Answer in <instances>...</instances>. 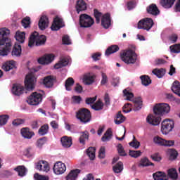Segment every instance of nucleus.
Here are the masks:
<instances>
[{
    "instance_id": "f257e3e1",
    "label": "nucleus",
    "mask_w": 180,
    "mask_h": 180,
    "mask_svg": "<svg viewBox=\"0 0 180 180\" xmlns=\"http://www.w3.org/2000/svg\"><path fill=\"white\" fill-rule=\"evenodd\" d=\"M123 94L127 101L133 102V104L128 103L124 105L122 108V111L124 113H129V112H131V108H134L133 110L135 112L141 109L143 106V100H141V97H138L133 99V98H134V94L130 92V91H129L127 89L123 90Z\"/></svg>"
},
{
    "instance_id": "f03ea898",
    "label": "nucleus",
    "mask_w": 180,
    "mask_h": 180,
    "mask_svg": "<svg viewBox=\"0 0 180 180\" xmlns=\"http://www.w3.org/2000/svg\"><path fill=\"white\" fill-rule=\"evenodd\" d=\"M9 34H11V31L6 28L0 29V56L5 57L11 53L12 50V41L9 39Z\"/></svg>"
},
{
    "instance_id": "7ed1b4c3",
    "label": "nucleus",
    "mask_w": 180,
    "mask_h": 180,
    "mask_svg": "<svg viewBox=\"0 0 180 180\" xmlns=\"http://www.w3.org/2000/svg\"><path fill=\"white\" fill-rule=\"evenodd\" d=\"M46 40L47 38L45 35H39L37 32H34L30 37L28 46L29 47H33L34 43L36 46H43L46 44Z\"/></svg>"
},
{
    "instance_id": "20e7f679",
    "label": "nucleus",
    "mask_w": 180,
    "mask_h": 180,
    "mask_svg": "<svg viewBox=\"0 0 180 180\" xmlns=\"http://www.w3.org/2000/svg\"><path fill=\"white\" fill-rule=\"evenodd\" d=\"M120 58L125 64H135L137 61V54L134 51L129 49L120 54Z\"/></svg>"
},
{
    "instance_id": "39448f33",
    "label": "nucleus",
    "mask_w": 180,
    "mask_h": 180,
    "mask_svg": "<svg viewBox=\"0 0 180 180\" xmlns=\"http://www.w3.org/2000/svg\"><path fill=\"white\" fill-rule=\"evenodd\" d=\"M91 117L92 115H91V111L87 108H79L76 112V119L84 124L89 123V122H91Z\"/></svg>"
},
{
    "instance_id": "423d86ee",
    "label": "nucleus",
    "mask_w": 180,
    "mask_h": 180,
    "mask_svg": "<svg viewBox=\"0 0 180 180\" xmlns=\"http://www.w3.org/2000/svg\"><path fill=\"white\" fill-rule=\"evenodd\" d=\"M171 110V107L167 103H159L156 104L153 108V112L155 115H164L167 113H169Z\"/></svg>"
},
{
    "instance_id": "0eeeda50",
    "label": "nucleus",
    "mask_w": 180,
    "mask_h": 180,
    "mask_svg": "<svg viewBox=\"0 0 180 180\" xmlns=\"http://www.w3.org/2000/svg\"><path fill=\"white\" fill-rule=\"evenodd\" d=\"M43 101V96L40 93L34 92L27 99L29 105L37 106Z\"/></svg>"
},
{
    "instance_id": "6e6552de",
    "label": "nucleus",
    "mask_w": 180,
    "mask_h": 180,
    "mask_svg": "<svg viewBox=\"0 0 180 180\" xmlns=\"http://www.w3.org/2000/svg\"><path fill=\"white\" fill-rule=\"evenodd\" d=\"M95 23L94 18L87 14H82L79 16L80 27H91Z\"/></svg>"
},
{
    "instance_id": "1a4fd4ad",
    "label": "nucleus",
    "mask_w": 180,
    "mask_h": 180,
    "mask_svg": "<svg viewBox=\"0 0 180 180\" xmlns=\"http://www.w3.org/2000/svg\"><path fill=\"white\" fill-rule=\"evenodd\" d=\"M154 26V21L150 18H146L139 21L138 29H143L149 32Z\"/></svg>"
},
{
    "instance_id": "9d476101",
    "label": "nucleus",
    "mask_w": 180,
    "mask_h": 180,
    "mask_svg": "<svg viewBox=\"0 0 180 180\" xmlns=\"http://www.w3.org/2000/svg\"><path fill=\"white\" fill-rule=\"evenodd\" d=\"M36 76L34 74L30 73L25 77V85L27 91H33L34 89V85L37 82Z\"/></svg>"
},
{
    "instance_id": "9b49d317",
    "label": "nucleus",
    "mask_w": 180,
    "mask_h": 180,
    "mask_svg": "<svg viewBox=\"0 0 180 180\" xmlns=\"http://www.w3.org/2000/svg\"><path fill=\"white\" fill-rule=\"evenodd\" d=\"M174 127V121L166 119L162 122L161 124V131L162 134H168V133L172 131Z\"/></svg>"
},
{
    "instance_id": "f8f14e48",
    "label": "nucleus",
    "mask_w": 180,
    "mask_h": 180,
    "mask_svg": "<svg viewBox=\"0 0 180 180\" xmlns=\"http://www.w3.org/2000/svg\"><path fill=\"white\" fill-rule=\"evenodd\" d=\"M147 123L151 124V126H158L160 123H161V116L158 115V114H150L146 117Z\"/></svg>"
},
{
    "instance_id": "ddd939ff",
    "label": "nucleus",
    "mask_w": 180,
    "mask_h": 180,
    "mask_svg": "<svg viewBox=\"0 0 180 180\" xmlns=\"http://www.w3.org/2000/svg\"><path fill=\"white\" fill-rule=\"evenodd\" d=\"M65 171H67V167L61 162H57L53 166V172L56 175H63Z\"/></svg>"
},
{
    "instance_id": "4468645a",
    "label": "nucleus",
    "mask_w": 180,
    "mask_h": 180,
    "mask_svg": "<svg viewBox=\"0 0 180 180\" xmlns=\"http://www.w3.org/2000/svg\"><path fill=\"white\" fill-rule=\"evenodd\" d=\"M57 81V77L54 75H48L43 79V84L46 88H53L54 82Z\"/></svg>"
},
{
    "instance_id": "2eb2a0df",
    "label": "nucleus",
    "mask_w": 180,
    "mask_h": 180,
    "mask_svg": "<svg viewBox=\"0 0 180 180\" xmlns=\"http://www.w3.org/2000/svg\"><path fill=\"white\" fill-rule=\"evenodd\" d=\"M35 168L38 171H43V172H49L50 171V165L46 160H40L35 164Z\"/></svg>"
},
{
    "instance_id": "dca6fc26",
    "label": "nucleus",
    "mask_w": 180,
    "mask_h": 180,
    "mask_svg": "<svg viewBox=\"0 0 180 180\" xmlns=\"http://www.w3.org/2000/svg\"><path fill=\"white\" fill-rule=\"evenodd\" d=\"M64 27V22H63V19L56 17L54 20H53V22L51 27V30L53 31H57V30H60V29H61V27Z\"/></svg>"
},
{
    "instance_id": "f3484780",
    "label": "nucleus",
    "mask_w": 180,
    "mask_h": 180,
    "mask_svg": "<svg viewBox=\"0 0 180 180\" xmlns=\"http://www.w3.org/2000/svg\"><path fill=\"white\" fill-rule=\"evenodd\" d=\"M110 14L107 13L104 14L101 18V26H103L104 29H109V27H110Z\"/></svg>"
},
{
    "instance_id": "a211bd4d",
    "label": "nucleus",
    "mask_w": 180,
    "mask_h": 180,
    "mask_svg": "<svg viewBox=\"0 0 180 180\" xmlns=\"http://www.w3.org/2000/svg\"><path fill=\"white\" fill-rule=\"evenodd\" d=\"M38 26L40 30H44L49 27V18L46 15H42L39 21Z\"/></svg>"
},
{
    "instance_id": "6ab92c4d",
    "label": "nucleus",
    "mask_w": 180,
    "mask_h": 180,
    "mask_svg": "<svg viewBox=\"0 0 180 180\" xmlns=\"http://www.w3.org/2000/svg\"><path fill=\"white\" fill-rule=\"evenodd\" d=\"M75 9L77 13H79V12H82L84 11H86V2H85L84 0H77L76 2Z\"/></svg>"
},
{
    "instance_id": "aec40b11",
    "label": "nucleus",
    "mask_w": 180,
    "mask_h": 180,
    "mask_svg": "<svg viewBox=\"0 0 180 180\" xmlns=\"http://www.w3.org/2000/svg\"><path fill=\"white\" fill-rule=\"evenodd\" d=\"M54 60V55L47 54L38 59L39 64H50Z\"/></svg>"
},
{
    "instance_id": "412c9836",
    "label": "nucleus",
    "mask_w": 180,
    "mask_h": 180,
    "mask_svg": "<svg viewBox=\"0 0 180 180\" xmlns=\"http://www.w3.org/2000/svg\"><path fill=\"white\" fill-rule=\"evenodd\" d=\"M11 56L13 57H20L22 56V46L20 44H15L11 51Z\"/></svg>"
},
{
    "instance_id": "4be33fe9",
    "label": "nucleus",
    "mask_w": 180,
    "mask_h": 180,
    "mask_svg": "<svg viewBox=\"0 0 180 180\" xmlns=\"http://www.w3.org/2000/svg\"><path fill=\"white\" fill-rule=\"evenodd\" d=\"M146 11L148 13H150V15H153L154 16L160 15V10L158 9V7H157V5L154 4H152L148 6Z\"/></svg>"
},
{
    "instance_id": "5701e85b",
    "label": "nucleus",
    "mask_w": 180,
    "mask_h": 180,
    "mask_svg": "<svg viewBox=\"0 0 180 180\" xmlns=\"http://www.w3.org/2000/svg\"><path fill=\"white\" fill-rule=\"evenodd\" d=\"M80 173L81 170L79 169H72L67 175L66 180H77V178H78V174Z\"/></svg>"
},
{
    "instance_id": "b1692460",
    "label": "nucleus",
    "mask_w": 180,
    "mask_h": 180,
    "mask_svg": "<svg viewBox=\"0 0 180 180\" xmlns=\"http://www.w3.org/2000/svg\"><path fill=\"white\" fill-rule=\"evenodd\" d=\"M61 144L65 148H70L72 146V138L68 136H63L60 139Z\"/></svg>"
},
{
    "instance_id": "393cba45",
    "label": "nucleus",
    "mask_w": 180,
    "mask_h": 180,
    "mask_svg": "<svg viewBox=\"0 0 180 180\" xmlns=\"http://www.w3.org/2000/svg\"><path fill=\"white\" fill-rule=\"evenodd\" d=\"M23 91H25V87L23 86H20L19 84H13L12 88V92L13 95L16 96H20L22 94H23Z\"/></svg>"
},
{
    "instance_id": "a878e982",
    "label": "nucleus",
    "mask_w": 180,
    "mask_h": 180,
    "mask_svg": "<svg viewBox=\"0 0 180 180\" xmlns=\"http://www.w3.org/2000/svg\"><path fill=\"white\" fill-rule=\"evenodd\" d=\"M153 179L155 180H168V175L164 172H156L153 174Z\"/></svg>"
},
{
    "instance_id": "bb28decb",
    "label": "nucleus",
    "mask_w": 180,
    "mask_h": 180,
    "mask_svg": "<svg viewBox=\"0 0 180 180\" xmlns=\"http://www.w3.org/2000/svg\"><path fill=\"white\" fill-rule=\"evenodd\" d=\"M21 134L24 139H30L34 136V132L30 131V129L27 127L21 129Z\"/></svg>"
},
{
    "instance_id": "cd10ccee",
    "label": "nucleus",
    "mask_w": 180,
    "mask_h": 180,
    "mask_svg": "<svg viewBox=\"0 0 180 180\" xmlns=\"http://www.w3.org/2000/svg\"><path fill=\"white\" fill-rule=\"evenodd\" d=\"M68 65V60L67 58H61L58 63H56L54 65V68L56 70H60V68H63V67H65Z\"/></svg>"
},
{
    "instance_id": "c85d7f7f",
    "label": "nucleus",
    "mask_w": 180,
    "mask_h": 180,
    "mask_svg": "<svg viewBox=\"0 0 180 180\" xmlns=\"http://www.w3.org/2000/svg\"><path fill=\"white\" fill-rule=\"evenodd\" d=\"M176 1V0H160V4L161 6L165 8V9H169V8H172Z\"/></svg>"
},
{
    "instance_id": "c756f323",
    "label": "nucleus",
    "mask_w": 180,
    "mask_h": 180,
    "mask_svg": "<svg viewBox=\"0 0 180 180\" xmlns=\"http://www.w3.org/2000/svg\"><path fill=\"white\" fill-rule=\"evenodd\" d=\"M95 75H85L83 77V82L86 85H92L95 82Z\"/></svg>"
},
{
    "instance_id": "7c9ffc66",
    "label": "nucleus",
    "mask_w": 180,
    "mask_h": 180,
    "mask_svg": "<svg viewBox=\"0 0 180 180\" xmlns=\"http://www.w3.org/2000/svg\"><path fill=\"white\" fill-rule=\"evenodd\" d=\"M14 171H16L18 174V176H25L26 172H27V169H26V167L25 166H18L14 169Z\"/></svg>"
},
{
    "instance_id": "2f4dec72",
    "label": "nucleus",
    "mask_w": 180,
    "mask_h": 180,
    "mask_svg": "<svg viewBox=\"0 0 180 180\" xmlns=\"http://www.w3.org/2000/svg\"><path fill=\"white\" fill-rule=\"evenodd\" d=\"M26 34L25 32H20L18 31L15 33V38L18 43H25V39Z\"/></svg>"
},
{
    "instance_id": "473e14b6",
    "label": "nucleus",
    "mask_w": 180,
    "mask_h": 180,
    "mask_svg": "<svg viewBox=\"0 0 180 180\" xmlns=\"http://www.w3.org/2000/svg\"><path fill=\"white\" fill-rule=\"evenodd\" d=\"M119 46L112 45L106 49L105 56H110V54H113V53H117V51H119Z\"/></svg>"
},
{
    "instance_id": "72a5a7b5",
    "label": "nucleus",
    "mask_w": 180,
    "mask_h": 180,
    "mask_svg": "<svg viewBox=\"0 0 180 180\" xmlns=\"http://www.w3.org/2000/svg\"><path fill=\"white\" fill-rule=\"evenodd\" d=\"M104 105H105L103 104V102H102V101L98 100L96 103L91 105V109H94V110L96 111L102 110Z\"/></svg>"
},
{
    "instance_id": "f704fd0d",
    "label": "nucleus",
    "mask_w": 180,
    "mask_h": 180,
    "mask_svg": "<svg viewBox=\"0 0 180 180\" xmlns=\"http://www.w3.org/2000/svg\"><path fill=\"white\" fill-rule=\"evenodd\" d=\"M112 136H113V132L112 131V129L109 128L102 136L101 140L103 142L109 141L112 139Z\"/></svg>"
},
{
    "instance_id": "c9c22d12",
    "label": "nucleus",
    "mask_w": 180,
    "mask_h": 180,
    "mask_svg": "<svg viewBox=\"0 0 180 180\" xmlns=\"http://www.w3.org/2000/svg\"><path fill=\"white\" fill-rule=\"evenodd\" d=\"M74 84H75L74 79L72 77H68L65 82L66 91H71L72 89L71 87L74 86Z\"/></svg>"
},
{
    "instance_id": "e433bc0d",
    "label": "nucleus",
    "mask_w": 180,
    "mask_h": 180,
    "mask_svg": "<svg viewBox=\"0 0 180 180\" xmlns=\"http://www.w3.org/2000/svg\"><path fill=\"white\" fill-rule=\"evenodd\" d=\"M112 171L115 174H120L122 171H123V162L121 161L116 163L114 166H112Z\"/></svg>"
},
{
    "instance_id": "4c0bfd02",
    "label": "nucleus",
    "mask_w": 180,
    "mask_h": 180,
    "mask_svg": "<svg viewBox=\"0 0 180 180\" xmlns=\"http://www.w3.org/2000/svg\"><path fill=\"white\" fill-rule=\"evenodd\" d=\"M89 139V133L87 131L82 132L80 137L79 138V141L80 144H83L85 146V141Z\"/></svg>"
},
{
    "instance_id": "58836bf2",
    "label": "nucleus",
    "mask_w": 180,
    "mask_h": 180,
    "mask_svg": "<svg viewBox=\"0 0 180 180\" xmlns=\"http://www.w3.org/2000/svg\"><path fill=\"white\" fill-rule=\"evenodd\" d=\"M126 120V117L122 114V111H119L117 114L116 119L115 120V124H122Z\"/></svg>"
},
{
    "instance_id": "ea45409f",
    "label": "nucleus",
    "mask_w": 180,
    "mask_h": 180,
    "mask_svg": "<svg viewBox=\"0 0 180 180\" xmlns=\"http://www.w3.org/2000/svg\"><path fill=\"white\" fill-rule=\"evenodd\" d=\"M142 85L144 86H148L151 84V79L148 75H141L140 77Z\"/></svg>"
},
{
    "instance_id": "a19ab883",
    "label": "nucleus",
    "mask_w": 180,
    "mask_h": 180,
    "mask_svg": "<svg viewBox=\"0 0 180 180\" xmlns=\"http://www.w3.org/2000/svg\"><path fill=\"white\" fill-rule=\"evenodd\" d=\"M96 149L94 147H89L86 150V154L91 161L95 160V151Z\"/></svg>"
},
{
    "instance_id": "79ce46f5",
    "label": "nucleus",
    "mask_w": 180,
    "mask_h": 180,
    "mask_svg": "<svg viewBox=\"0 0 180 180\" xmlns=\"http://www.w3.org/2000/svg\"><path fill=\"white\" fill-rule=\"evenodd\" d=\"M168 178L171 179H178V172L175 169H169L167 172Z\"/></svg>"
},
{
    "instance_id": "37998d69",
    "label": "nucleus",
    "mask_w": 180,
    "mask_h": 180,
    "mask_svg": "<svg viewBox=\"0 0 180 180\" xmlns=\"http://www.w3.org/2000/svg\"><path fill=\"white\" fill-rule=\"evenodd\" d=\"M153 74H154V75H156V77H158V78H162L163 75H165V70L162 68L161 69H154L152 71Z\"/></svg>"
},
{
    "instance_id": "c03bdc74",
    "label": "nucleus",
    "mask_w": 180,
    "mask_h": 180,
    "mask_svg": "<svg viewBox=\"0 0 180 180\" xmlns=\"http://www.w3.org/2000/svg\"><path fill=\"white\" fill-rule=\"evenodd\" d=\"M38 133L39 136H45V134H47V133H49V125H42L39 129Z\"/></svg>"
},
{
    "instance_id": "a18cd8bd",
    "label": "nucleus",
    "mask_w": 180,
    "mask_h": 180,
    "mask_svg": "<svg viewBox=\"0 0 180 180\" xmlns=\"http://www.w3.org/2000/svg\"><path fill=\"white\" fill-rule=\"evenodd\" d=\"M30 17H25L21 21V25L23 26L25 29H27V27H30Z\"/></svg>"
},
{
    "instance_id": "49530a36",
    "label": "nucleus",
    "mask_w": 180,
    "mask_h": 180,
    "mask_svg": "<svg viewBox=\"0 0 180 180\" xmlns=\"http://www.w3.org/2000/svg\"><path fill=\"white\" fill-rule=\"evenodd\" d=\"M168 153L169 154V160H176L178 157V151L175 149H169Z\"/></svg>"
},
{
    "instance_id": "de8ad7c7",
    "label": "nucleus",
    "mask_w": 180,
    "mask_h": 180,
    "mask_svg": "<svg viewBox=\"0 0 180 180\" xmlns=\"http://www.w3.org/2000/svg\"><path fill=\"white\" fill-rule=\"evenodd\" d=\"M15 65L11 63V62H7L2 65V70L4 71H11V70H13Z\"/></svg>"
},
{
    "instance_id": "09e8293b",
    "label": "nucleus",
    "mask_w": 180,
    "mask_h": 180,
    "mask_svg": "<svg viewBox=\"0 0 180 180\" xmlns=\"http://www.w3.org/2000/svg\"><path fill=\"white\" fill-rule=\"evenodd\" d=\"M153 141L155 144H158V146H164V144L165 143V139H164L160 136H155L153 138Z\"/></svg>"
},
{
    "instance_id": "8fccbe9b",
    "label": "nucleus",
    "mask_w": 180,
    "mask_h": 180,
    "mask_svg": "<svg viewBox=\"0 0 180 180\" xmlns=\"http://www.w3.org/2000/svg\"><path fill=\"white\" fill-rule=\"evenodd\" d=\"M94 15L96 19V23H101V18H102V13L99 12L98 9L94 10Z\"/></svg>"
},
{
    "instance_id": "3c124183",
    "label": "nucleus",
    "mask_w": 180,
    "mask_h": 180,
    "mask_svg": "<svg viewBox=\"0 0 180 180\" xmlns=\"http://www.w3.org/2000/svg\"><path fill=\"white\" fill-rule=\"evenodd\" d=\"M141 165L142 167H150V165L153 166L154 163L150 162V160H148V158H144L141 160Z\"/></svg>"
},
{
    "instance_id": "603ef678",
    "label": "nucleus",
    "mask_w": 180,
    "mask_h": 180,
    "mask_svg": "<svg viewBox=\"0 0 180 180\" xmlns=\"http://www.w3.org/2000/svg\"><path fill=\"white\" fill-rule=\"evenodd\" d=\"M8 120H9V115H3L0 116V126H5L6 123H8Z\"/></svg>"
},
{
    "instance_id": "864d4df0",
    "label": "nucleus",
    "mask_w": 180,
    "mask_h": 180,
    "mask_svg": "<svg viewBox=\"0 0 180 180\" xmlns=\"http://www.w3.org/2000/svg\"><path fill=\"white\" fill-rule=\"evenodd\" d=\"M134 139L132 140L131 142H129V146L130 147H133L134 148H136V150H137V148H139V147H140V142L139 141H137V139H136V136H133Z\"/></svg>"
},
{
    "instance_id": "5fc2aeb1",
    "label": "nucleus",
    "mask_w": 180,
    "mask_h": 180,
    "mask_svg": "<svg viewBox=\"0 0 180 180\" xmlns=\"http://www.w3.org/2000/svg\"><path fill=\"white\" fill-rule=\"evenodd\" d=\"M117 151L121 157H126V155H127V153H126V152L124 151V148H123L122 143H119L117 145Z\"/></svg>"
},
{
    "instance_id": "6e6d98bb",
    "label": "nucleus",
    "mask_w": 180,
    "mask_h": 180,
    "mask_svg": "<svg viewBox=\"0 0 180 180\" xmlns=\"http://www.w3.org/2000/svg\"><path fill=\"white\" fill-rule=\"evenodd\" d=\"M129 155L133 158H139L141 155V150H129Z\"/></svg>"
},
{
    "instance_id": "4d7b16f0",
    "label": "nucleus",
    "mask_w": 180,
    "mask_h": 180,
    "mask_svg": "<svg viewBox=\"0 0 180 180\" xmlns=\"http://www.w3.org/2000/svg\"><path fill=\"white\" fill-rule=\"evenodd\" d=\"M82 101V97L81 96H73L72 97V103H75V105H79Z\"/></svg>"
},
{
    "instance_id": "13d9d810",
    "label": "nucleus",
    "mask_w": 180,
    "mask_h": 180,
    "mask_svg": "<svg viewBox=\"0 0 180 180\" xmlns=\"http://www.w3.org/2000/svg\"><path fill=\"white\" fill-rule=\"evenodd\" d=\"M169 49L172 53H174L175 54L180 53V44L170 46Z\"/></svg>"
},
{
    "instance_id": "bf43d9fd",
    "label": "nucleus",
    "mask_w": 180,
    "mask_h": 180,
    "mask_svg": "<svg viewBox=\"0 0 180 180\" xmlns=\"http://www.w3.org/2000/svg\"><path fill=\"white\" fill-rule=\"evenodd\" d=\"M97 96L94 97H88L85 99L86 105H92L96 102Z\"/></svg>"
},
{
    "instance_id": "052dcab7",
    "label": "nucleus",
    "mask_w": 180,
    "mask_h": 180,
    "mask_svg": "<svg viewBox=\"0 0 180 180\" xmlns=\"http://www.w3.org/2000/svg\"><path fill=\"white\" fill-rule=\"evenodd\" d=\"M34 179L35 180H49V176L40 175L38 173L34 174Z\"/></svg>"
},
{
    "instance_id": "680f3d73",
    "label": "nucleus",
    "mask_w": 180,
    "mask_h": 180,
    "mask_svg": "<svg viewBox=\"0 0 180 180\" xmlns=\"http://www.w3.org/2000/svg\"><path fill=\"white\" fill-rule=\"evenodd\" d=\"M63 44H65L67 46H70L71 44V39H70V37L68 35H65L62 38Z\"/></svg>"
},
{
    "instance_id": "e2e57ef3",
    "label": "nucleus",
    "mask_w": 180,
    "mask_h": 180,
    "mask_svg": "<svg viewBox=\"0 0 180 180\" xmlns=\"http://www.w3.org/2000/svg\"><path fill=\"white\" fill-rule=\"evenodd\" d=\"M26 157H33L34 155V150L32 148H28L25 150Z\"/></svg>"
},
{
    "instance_id": "0e129e2a",
    "label": "nucleus",
    "mask_w": 180,
    "mask_h": 180,
    "mask_svg": "<svg viewBox=\"0 0 180 180\" xmlns=\"http://www.w3.org/2000/svg\"><path fill=\"white\" fill-rule=\"evenodd\" d=\"M150 158L153 160V161H156L158 162H160V161H161L162 158L161 156H160V155L158 153H154L153 155H150Z\"/></svg>"
},
{
    "instance_id": "69168bd1",
    "label": "nucleus",
    "mask_w": 180,
    "mask_h": 180,
    "mask_svg": "<svg viewBox=\"0 0 180 180\" xmlns=\"http://www.w3.org/2000/svg\"><path fill=\"white\" fill-rule=\"evenodd\" d=\"M105 147L102 146L98 152V158H101V160L105 158Z\"/></svg>"
},
{
    "instance_id": "338daca9",
    "label": "nucleus",
    "mask_w": 180,
    "mask_h": 180,
    "mask_svg": "<svg viewBox=\"0 0 180 180\" xmlns=\"http://www.w3.org/2000/svg\"><path fill=\"white\" fill-rule=\"evenodd\" d=\"M13 126H20V124H23L25 123V120L23 119H16L13 121Z\"/></svg>"
},
{
    "instance_id": "774afa93",
    "label": "nucleus",
    "mask_w": 180,
    "mask_h": 180,
    "mask_svg": "<svg viewBox=\"0 0 180 180\" xmlns=\"http://www.w3.org/2000/svg\"><path fill=\"white\" fill-rule=\"evenodd\" d=\"M101 56H102V53L97 52L93 53L91 58H93L94 61H99V60H101Z\"/></svg>"
}]
</instances>
